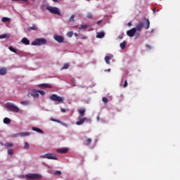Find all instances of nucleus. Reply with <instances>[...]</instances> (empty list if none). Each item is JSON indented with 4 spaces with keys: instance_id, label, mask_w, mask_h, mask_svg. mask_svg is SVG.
<instances>
[{
    "instance_id": "7c9ffc66",
    "label": "nucleus",
    "mask_w": 180,
    "mask_h": 180,
    "mask_svg": "<svg viewBox=\"0 0 180 180\" xmlns=\"http://www.w3.org/2000/svg\"><path fill=\"white\" fill-rule=\"evenodd\" d=\"M4 146L7 148H9V147H13V143H6Z\"/></svg>"
},
{
    "instance_id": "c03bdc74",
    "label": "nucleus",
    "mask_w": 180,
    "mask_h": 180,
    "mask_svg": "<svg viewBox=\"0 0 180 180\" xmlns=\"http://www.w3.org/2000/svg\"><path fill=\"white\" fill-rule=\"evenodd\" d=\"M60 110H61V112H63V113H65V112H67V109H64L61 107H60Z\"/></svg>"
},
{
    "instance_id": "a18cd8bd",
    "label": "nucleus",
    "mask_w": 180,
    "mask_h": 180,
    "mask_svg": "<svg viewBox=\"0 0 180 180\" xmlns=\"http://www.w3.org/2000/svg\"><path fill=\"white\" fill-rule=\"evenodd\" d=\"M19 136H20V133H18V134L13 135V137L16 138V137H19Z\"/></svg>"
},
{
    "instance_id": "9d476101",
    "label": "nucleus",
    "mask_w": 180,
    "mask_h": 180,
    "mask_svg": "<svg viewBox=\"0 0 180 180\" xmlns=\"http://www.w3.org/2000/svg\"><path fill=\"white\" fill-rule=\"evenodd\" d=\"M136 28H132L127 32V36L129 37H134V34H136Z\"/></svg>"
},
{
    "instance_id": "9b49d317",
    "label": "nucleus",
    "mask_w": 180,
    "mask_h": 180,
    "mask_svg": "<svg viewBox=\"0 0 180 180\" xmlns=\"http://www.w3.org/2000/svg\"><path fill=\"white\" fill-rule=\"evenodd\" d=\"M56 152L59 154H65V153H68V148H62L56 150Z\"/></svg>"
},
{
    "instance_id": "bf43d9fd",
    "label": "nucleus",
    "mask_w": 180,
    "mask_h": 180,
    "mask_svg": "<svg viewBox=\"0 0 180 180\" xmlns=\"http://www.w3.org/2000/svg\"><path fill=\"white\" fill-rule=\"evenodd\" d=\"M20 178H25V176L21 175V176H20Z\"/></svg>"
},
{
    "instance_id": "39448f33",
    "label": "nucleus",
    "mask_w": 180,
    "mask_h": 180,
    "mask_svg": "<svg viewBox=\"0 0 180 180\" xmlns=\"http://www.w3.org/2000/svg\"><path fill=\"white\" fill-rule=\"evenodd\" d=\"M25 178L27 180L29 179H41V178H43V176L39 174L36 173H30L25 175Z\"/></svg>"
},
{
    "instance_id": "0eeeda50",
    "label": "nucleus",
    "mask_w": 180,
    "mask_h": 180,
    "mask_svg": "<svg viewBox=\"0 0 180 180\" xmlns=\"http://www.w3.org/2000/svg\"><path fill=\"white\" fill-rule=\"evenodd\" d=\"M141 23L143 24V26L145 29H150V20L148 18H143L142 21H141Z\"/></svg>"
},
{
    "instance_id": "c756f323",
    "label": "nucleus",
    "mask_w": 180,
    "mask_h": 180,
    "mask_svg": "<svg viewBox=\"0 0 180 180\" xmlns=\"http://www.w3.org/2000/svg\"><path fill=\"white\" fill-rule=\"evenodd\" d=\"M66 35L68 37L71 38L72 36H74V32L72 31L68 32H67Z\"/></svg>"
},
{
    "instance_id": "603ef678",
    "label": "nucleus",
    "mask_w": 180,
    "mask_h": 180,
    "mask_svg": "<svg viewBox=\"0 0 180 180\" xmlns=\"http://www.w3.org/2000/svg\"><path fill=\"white\" fill-rule=\"evenodd\" d=\"M155 11H156L155 8H153V13H155Z\"/></svg>"
},
{
    "instance_id": "473e14b6",
    "label": "nucleus",
    "mask_w": 180,
    "mask_h": 180,
    "mask_svg": "<svg viewBox=\"0 0 180 180\" xmlns=\"http://www.w3.org/2000/svg\"><path fill=\"white\" fill-rule=\"evenodd\" d=\"M75 15H72L69 19V22H75Z\"/></svg>"
},
{
    "instance_id": "e433bc0d",
    "label": "nucleus",
    "mask_w": 180,
    "mask_h": 180,
    "mask_svg": "<svg viewBox=\"0 0 180 180\" xmlns=\"http://www.w3.org/2000/svg\"><path fill=\"white\" fill-rule=\"evenodd\" d=\"M102 101L104 103H108V102H109V101L108 100V98H105V97H103Z\"/></svg>"
},
{
    "instance_id": "2eb2a0df",
    "label": "nucleus",
    "mask_w": 180,
    "mask_h": 180,
    "mask_svg": "<svg viewBox=\"0 0 180 180\" xmlns=\"http://www.w3.org/2000/svg\"><path fill=\"white\" fill-rule=\"evenodd\" d=\"M21 43H22V44H25V46H29V44H30V41L27 39V38L24 37L22 39Z\"/></svg>"
},
{
    "instance_id": "a211bd4d",
    "label": "nucleus",
    "mask_w": 180,
    "mask_h": 180,
    "mask_svg": "<svg viewBox=\"0 0 180 180\" xmlns=\"http://www.w3.org/2000/svg\"><path fill=\"white\" fill-rule=\"evenodd\" d=\"M31 96H33L34 98H39L40 95L39 94L38 91H33L32 93H31Z\"/></svg>"
},
{
    "instance_id": "dca6fc26",
    "label": "nucleus",
    "mask_w": 180,
    "mask_h": 180,
    "mask_svg": "<svg viewBox=\"0 0 180 180\" xmlns=\"http://www.w3.org/2000/svg\"><path fill=\"white\" fill-rule=\"evenodd\" d=\"M6 72H8L6 68H0V75H6Z\"/></svg>"
},
{
    "instance_id": "6e6552de",
    "label": "nucleus",
    "mask_w": 180,
    "mask_h": 180,
    "mask_svg": "<svg viewBox=\"0 0 180 180\" xmlns=\"http://www.w3.org/2000/svg\"><path fill=\"white\" fill-rule=\"evenodd\" d=\"M85 120H87L86 117H82L79 116L78 117V120L76 122V124L77 126H82L84 123H85Z\"/></svg>"
},
{
    "instance_id": "aec40b11",
    "label": "nucleus",
    "mask_w": 180,
    "mask_h": 180,
    "mask_svg": "<svg viewBox=\"0 0 180 180\" xmlns=\"http://www.w3.org/2000/svg\"><path fill=\"white\" fill-rule=\"evenodd\" d=\"M11 37V34H4L0 35V39H9Z\"/></svg>"
},
{
    "instance_id": "4468645a",
    "label": "nucleus",
    "mask_w": 180,
    "mask_h": 180,
    "mask_svg": "<svg viewBox=\"0 0 180 180\" xmlns=\"http://www.w3.org/2000/svg\"><path fill=\"white\" fill-rule=\"evenodd\" d=\"M20 105H22V106H29V105H32V102L29 100H25L20 101Z\"/></svg>"
},
{
    "instance_id": "49530a36",
    "label": "nucleus",
    "mask_w": 180,
    "mask_h": 180,
    "mask_svg": "<svg viewBox=\"0 0 180 180\" xmlns=\"http://www.w3.org/2000/svg\"><path fill=\"white\" fill-rule=\"evenodd\" d=\"M126 86H127V80H125L124 84V88H126Z\"/></svg>"
},
{
    "instance_id": "4be33fe9",
    "label": "nucleus",
    "mask_w": 180,
    "mask_h": 180,
    "mask_svg": "<svg viewBox=\"0 0 180 180\" xmlns=\"http://www.w3.org/2000/svg\"><path fill=\"white\" fill-rule=\"evenodd\" d=\"M41 88H51V86L49 84H39Z\"/></svg>"
},
{
    "instance_id": "2f4dec72",
    "label": "nucleus",
    "mask_w": 180,
    "mask_h": 180,
    "mask_svg": "<svg viewBox=\"0 0 180 180\" xmlns=\"http://www.w3.org/2000/svg\"><path fill=\"white\" fill-rule=\"evenodd\" d=\"M30 147V146H29V143L25 142V146H24L25 150H29Z\"/></svg>"
},
{
    "instance_id": "cd10ccee",
    "label": "nucleus",
    "mask_w": 180,
    "mask_h": 180,
    "mask_svg": "<svg viewBox=\"0 0 180 180\" xmlns=\"http://www.w3.org/2000/svg\"><path fill=\"white\" fill-rule=\"evenodd\" d=\"M8 20H11V18L8 17H4L1 18V22H3V23H5V22H8Z\"/></svg>"
},
{
    "instance_id": "e2e57ef3",
    "label": "nucleus",
    "mask_w": 180,
    "mask_h": 180,
    "mask_svg": "<svg viewBox=\"0 0 180 180\" xmlns=\"http://www.w3.org/2000/svg\"><path fill=\"white\" fill-rule=\"evenodd\" d=\"M86 1H91V0H86Z\"/></svg>"
},
{
    "instance_id": "4d7b16f0",
    "label": "nucleus",
    "mask_w": 180,
    "mask_h": 180,
    "mask_svg": "<svg viewBox=\"0 0 180 180\" xmlns=\"http://www.w3.org/2000/svg\"><path fill=\"white\" fill-rule=\"evenodd\" d=\"M53 2H58V0H52Z\"/></svg>"
},
{
    "instance_id": "c85d7f7f",
    "label": "nucleus",
    "mask_w": 180,
    "mask_h": 180,
    "mask_svg": "<svg viewBox=\"0 0 180 180\" xmlns=\"http://www.w3.org/2000/svg\"><path fill=\"white\" fill-rule=\"evenodd\" d=\"M8 50H10V51H12L13 53H15V54H18V51H16V49H15L12 46H9Z\"/></svg>"
},
{
    "instance_id": "6e6d98bb",
    "label": "nucleus",
    "mask_w": 180,
    "mask_h": 180,
    "mask_svg": "<svg viewBox=\"0 0 180 180\" xmlns=\"http://www.w3.org/2000/svg\"><path fill=\"white\" fill-rule=\"evenodd\" d=\"M128 26H131V22H128Z\"/></svg>"
},
{
    "instance_id": "5fc2aeb1",
    "label": "nucleus",
    "mask_w": 180,
    "mask_h": 180,
    "mask_svg": "<svg viewBox=\"0 0 180 180\" xmlns=\"http://www.w3.org/2000/svg\"><path fill=\"white\" fill-rule=\"evenodd\" d=\"M75 37H78V34L75 33Z\"/></svg>"
},
{
    "instance_id": "a878e982",
    "label": "nucleus",
    "mask_w": 180,
    "mask_h": 180,
    "mask_svg": "<svg viewBox=\"0 0 180 180\" xmlns=\"http://www.w3.org/2000/svg\"><path fill=\"white\" fill-rule=\"evenodd\" d=\"M112 58L110 56H105V61L106 63V64H110V59Z\"/></svg>"
},
{
    "instance_id": "412c9836",
    "label": "nucleus",
    "mask_w": 180,
    "mask_h": 180,
    "mask_svg": "<svg viewBox=\"0 0 180 180\" xmlns=\"http://www.w3.org/2000/svg\"><path fill=\"white\" fill-rule=\"evenodd\" d=\"M27 136H30V133L29 132H20V137H26Z\"/></svg>"
},
{
    "instance_id": "72a5a7b5",
    "label": "nucleus",
    "mask_w": 180,
    "mask_h": 180,
    "mask_svg": "<svg viewBox=\"0 0 180 180\" xmlns=\"http://www.w3.org/2000/svg\"><path fill=\"white\" fill-rule=\"evenodd\" d=\"M30 30H37V25H33L32 27H30Z\"/></svg>"
},
{
    "instance_id": "052dcab7",
    "label": "nucleus",
    "mask_w": 180,
    "mask_h": 180,
    "mask_svg": "<svg viewBox=\"0 0 180 180\" xmlns=\"http://www.w3.org/2000/svg\"><path fill=\"white\" fill-rule=\"evenodd\" d=\"M52 121H53V122H57V120H52Z\"/></svg>"
},
{
    "instance_id": "680f3d73",
    "label": "nucleus",
    "mask_w": 180,
    "mask_h": 180,
    "mask_svg": "<svg viewBox=\"0 0 180 180\" xmlns=\"http://www.w3.org/2000/svg\"><path fill=\"white\" fill-rule=\"evenodd\" d=\"M89 122H91V120H88Z\"/></svg>"
},
{
    "instance_id": "3c124183",
    "label": "nucleus",
    "mask_w": 180,
    "mask_h": 180,
    "mask_svg": "<svg viewBox=\"0 0 180 180\" xmlns=\"http://www.w3.org/2000/svg\"><path fill=\"white\" fill-rule=\"evenodd\" d=\"M146 47H147L148 49H151V46H150V45H146Z\"/></svg>"
},
{
    "instance_id": "423d86ee",
    "label": "nucleus",
    "mask_w": 180,
    "mask_h": 180,
    "mask_svg": "<svg viewBox=\"0 0 180 180\" xmlns=\"http://www.w3.org/2000/svg\"><path fill=\"white\" fill-rule=\"evenodd\" d=\"M49 99L51 101H53V102H58V103H60V102H64V98L59 96L56 94H52L50 97Z\"/></svg>"
},
{
    "instance_id": "c9c22d12",
    "label": "nucleus",
    "mask_w": 180,
    "mask_h": 180,
    "mask_svg": "<svg viewBox=\"0 0 180 180\" xmlns=\"http://www.w3.org/2000/svg\"><path fill=\"white\" fill-rule=\"evenodd\" d=\"M8 155H13V150L9 149V150H8Z\"/></svg>"
},
{
    "instance_id": "a19ab883",
    "label": "nucleus",
    "mask_w": 180,
    "mask_h": 180,
    "mask_svg": "<svg viewBox=\"0 0 180 180\" xmlns=\"http://www.w3.org/2000/svg\"><path fill=\"white\" fill-rule=\"evenodd\" d=\"M80 39H82V40H86L88 37L86 36H82L80 37Z\"/></svg>"
},
{
    "instance_id": "bb28decb",
    "label": "nucleus",
    "mask_w": 180,
    "mask_h": 180,
    "mask_svg": "<svg viewBox=\"0 0 180 180\" xmlns=\"http://www.w3.org/2000/svg\"><path fill=\"white\" fill-rule=\"evenodd\" d=\"M78 112L79 113V115H81L82 116H84L85 115V108H82L81 110H78Z\"/></svg>"
},
{
    "instance_id": "f8f14e48",
    "label": "nucleus",
    "mask_w": 180,
    "mask_h": 180,
    "mask_svg": "<svg viewBox=\"0 0 180 180\" xmlns=\"http://www.w3.org/2000/svg\"><path fill=\"white\" fill-rule=\"evenodd\" d=\"M32 130L33 131H36L37 133H39V134H44V131H43V130H41L40 128L32 127Z\"/></svg>"
},
{
    "instance_id": "7ed1b4c3",
    "label": "nucleus",
    "mask_w": 180,
    "mask_h": 180,
    "mask_svg": "<svg viewBox=\"0 0 180 180\" xmlns=\"http://www.w3.org/2000/svg\"><path fill=\"white\" fill-rule=\"evenodd\" d=\"M44 44H47V40L44 38L36 39L31 43L32 46H44Z\"/></svg>"
},
{
    "instance_id": "ddd939ff",
    "label": "nucleus",
    "mask_w": 180,
    "mask_h": 180,
    "mask_svg": "<svg viewBox=\"0 0 180 180\" xmlns=\"http://www.w3.org/2000/svg\"><path fill=\"white\" fill-rule=\"evenodd\" d=\"M143 22H139V23L136 24V31L138 32H141V30L143 29Z\"/></svg>"
},
{
    "instance_id": "de8ad7c7",
    "label": "nucleus",
    "mask_w": 180,
    "mask_h": 180,
    "mask_svg": "<svg viewBox=\"0 0 180 180\" xmlns=\"http://www.w3.org/2000/svg\"><path fill=\"white\" fill-rule=\"evenodd\" d=\"M118 38H119L120 40H122V39H123V36L120 35V36H118Z\"/></svg>"
},
{
    "instance_id": "6ab92c4d",
    "label": "nucleus",
    "mask_w": 180,
    "mask_h": 180,
    "mask_svg": "<svg viewBox=\"0 0 180 180\" xmlns=\"http://www.w3.org/2000/svg\"><path fill=\"white\" fill-rule=\"evenodd\" d=\"M127 44V42L126 41H123V42L120 44V49L122 50H124V49H126Z\"/></svg>"
},
{
    "instance_id": "f03ea898",
    "label": "nucleus",
    "mask_w": 180,
    "mask_h": 180,
    "mask_svg": "<svg viewBox=\"0 0 180 180\" xmlns=\"http://www.w3.org/2000/svg\"><path fill=\"white\" fill-rule=\"evenodd\" d=\"M46 11H49V12H50V13H52V15H57L58 16H61V11L58 8V7L47 6Z\"/></svg>"
},
{
    "instance_id": "f3484780",
    "label": "nucleus",
    "mask_w": 180,
    "mask_h": 180,
    "mask_svg": "<svg viewBox=\"0 0 180 180\" xmlns=\"http://www.w3.org/2000/svg\"><path fill=\"white\" fill-rule=\"evenodd\" d=\"M103 37H105V32H97V34H96L97 39H103Z\"/></svg>"
},
{
    "instance_id": "8fccbe9b",
    "label": "nucleus",
    "mask_w": 180,
    "mask_h": 180,
    "mask_svg": "<svg viewBox=\"0 0 180 180\" xmlns=\"http://www.w3.org/2000/svg\"><path fill=\"white\" fill-rule=\"evenodd\" d=\"M101 23H102V20H98V21L97 22V25H100Z\"/></svg>"
},
{
    "instance_id": "1a4fd4ad",
    "label": "nucleus",
    "mask_w": 180,
    "mask_h": 180,
    "mask_svg": "<svg viewBox=\"0 0 180 180\" xmlns=\"http://www.w3.org/2000/svg\"><path fill=\"white\" fill-rule=\"evenodd\" d=\"M53 39L58 43H63L64 42V37H63L61 35H54Z\"/></svg>"
},
{
    "instance_id": "79ce46f5",
    "label": "nucleus",
    "mask_w": 180,
    "mask_h": 180,
    "mask_svg": "<svg viewBox=\"0 0 180 180\" xmlns=\"http://www.w3.org/2000/svg\"><path fill=\"white\" fill-rule=\"evenodd\" d=\"M86 142H87V144L89 145L92 142V140H91V139H87Z\"/></svg>"
},
{
    "instance_id": "864d4df0",
    "label": "nucleus",
    "mask_w": 180,
    "mask_h": 180,
    "mask_svg": "<svg viewBox=\"0 0 180 180\" xmlns=\"http://www.w3.org/2000/svg\"><path fill=\"white\" fill-rule=\"evenodd\" d=\"M150 33H154V29H152Z\"/></svg>"
},
{
    "instance_id": "13d9d810",
    "label": "nucleus",
    "mask_w": 180,
    "mask_h": 180,
    "mask_svg": "<svg viewBox=\"0 0 180 180\" xmlns=\"http://www.w3.org/2000/svg\"><path fill=\"white\" fill-rule=\"evenodd\" d=\"M97 120L99 122V116L97 117Z\"/></svg>"
},
{
    "instance_id": "393cba45",
    "label": "nucleus",
    "mask_w": 180,
    "mask_h": 180,
    "mask_svg": "<svg viewBox=\"0 0 180 180\" xmlns=\"http://www.w3.org/2000/svg\"><path fill=\"white\" fill-rule=\"evenodd\" d=\"M68 67H70V64L65 63L63 66L60 68V70L61 71H63V70H68Z\"/></svg>"
},
{
    "instance_id": "20e7f679",
    "label": "nucleus",
    "mask_w": 180,
    "mask_h": 180,
    "mask_svg": "<svg viewBox=\"0 0 180 180\" xmlns=\"http://www.w3.org/2000/svg\"><path fill=\"white\" fill-rule=\"evenodd\" d=\"M39 158H44L46 160H58V158H57V155L56 153H48L44 155H41L39 156Z\"/></svg>"
},
{
    "instance_id": "58836bf2",
    "label": "nucleus",
    "mask_w": 180,
    "mask_h": 180,
    "mask_svg": "<svg viewBox=\"0 0 180 180\" xmlns=\"http://www.w3.org/2000/svg\"><path fill=\"white\" fill-rule=\"evenodd\" d=\"M54 174H55V175H61V171H60V170H56V171L54 172Z\"/></svg>"
},
{
    "instance_id": "37998d69",
    "label": "nucleus",
    "mask_w": 180,
    "mask_h": 180,
    "mask_svg": "<svg viewBox=\"0 0 180 180\" xmlns=\"http://www.w3.org/2000/svg\"><path fill=\"white\" fill-rule=\"evenodd\" d=\"M140 37V33H136L135 34V39H139Z\"/></svg>"
},
{
    "instance_id": "5701e85b",
    "label": "nucleus",
    "mask_w": 180,
    "mask_h": 180,
    "mask_svg": "<svg viewBox=\"0 0 180 180\" xmlns=\"http://www.w3.org/2000/svg\"><path fill=\"white\" fill-rule=\"evenodd\" d=\"M4 124H9V123H11V119L8 118V117H5L3 120Z\"/></svg>"
},
{
    "instance_id": "4c0bfd02",
    "label": "nucleus",
    "mask_w": 180,
    "mask_h": 180,
    "mask_svg": "<svg viewBox=\"0 0 180 180\" xmlns=\"http://www.w3.org/2000/svg\"><path fill=\"white\" fill-rule=\"evenodd\" d=\"M38 94H40V95H41L42 96L43 95H46V92L41 90L38 91Z\"/></svg>"
},
{
    "instance_id": "f257e3e1",
    "label": "nucleus",
    "mask_w": 180,
    "mask_h": 180,
    "mask_svg": "<svg viewBox=\"0 0 180 180\" xmlns=\"http://www.w3.org/2000/svg\"><path fill=\"white\" fill-rule=\"evenodd\" d=\"M8 112H13L14 113H19L20 108L13 103L8 102L5 104Z\"/></svg>"
},
{
    "instance_id": "09e8293b",
    "label": "nucleus",
    "mask_w": 180,
    "mask_h": 180,
    "mask_svg": "<svg viewBox=\"0 0 180 180\" xmlns=\"http://www.w3.org/2000/svg\"><path fill=\"white\" fill-rule=\"evenodd\" d=\"M110 72V69L105 70V72Z\"/></svg>"
},
{
    "instance_id": "b1692460",
    "label": "nucleus",
    "mask_w": 180,
    "mask_h": 180,
    "mask_svg": "<svg viewBox=\"0 0 180 180\" xmlns=\"http://www.w3.org/2000/svg\"><path fill=\"white\" fill-rule=\"evenodd\" d=\"M88 27L87 25H81L80 27H78L79 30H85Z\"/></svg>"
},
{
    "instance_id": "f704fd0d",
    "label": "nucleus",
    "mask_w": 180,
    "mask_h": 180,
    "mask_svg": "<svg viewBox=\"0 0 180 180\" xmlns=\"http://www.w3.org/2000/svg\"><path fill=\"white\" fill-rule=\"evenodd\" d=\"M86 18H88L89 19H92V18H94V15H92V13H88Z\"/></svg>"
},
{
    "instance_id": "ea45409f",
    "label": "nucleus",
    "mask_w": 180,
    "mask_h": 180,
    "mask_svg": "<svg viewBox=\"0 0 180 180\" xmlns=\"http://www.w3.org/2000/svg\"><path fill=\"white\" fill-rule=\"evenodd\" d=\"M13 1V2H15V1H23L24 2H26V1H27V0H12ZM32 2H35L36 1V0H30Z\"/></svg>"
}]
</instances>
